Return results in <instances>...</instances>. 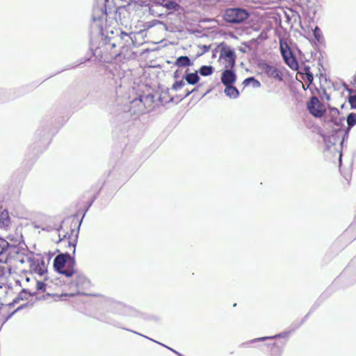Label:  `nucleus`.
Masks as SVG:
<instances>
[{"label": "nucleus", "instance_id": "obj_1", "mask_svg": "<svg viewBox=\"0 0 356 356\" xmlns=\"http://www.w3.org/2000/svg\"><path fill=\"white\" fill-rule=\"evenodd\" d=\"M77 227V221L72 220L69 223V220H63L58 228L59 241L67 243L69 248H72L73 254L75 253L76 245L77 243L79 229L76 230Z\"/></svg>", "mask_w": 356, "mask_h": 356}, {"label": "nucleus", "instance_id": "obj_2", "mask_svg": "<svg viewBox=\"0 0 356 356\" xmlns=\"http://www.w3.org/2000/svg\"><path fill=\"white\" fill-rule=\"evenodd\" d=\"M154 97L152 94L139 95L129 102V105L124 106V112L129 115L139 116L148 112L154 103Z\"/></svg>", "mask_w": 356, "mask_h": 356}, {"label": "nucleus", "instance_id": "obj_3", "mask_svg": "<svg viewBox=\"0 0 356 356\" xmlns=\"http://www.w3.org/2000/svg\"><path fill=\"white\" fill-rule=\"evenodd\" d=\"M76 261L68 252L58 254L54 260V268L59 274L71 277L76 273Z\"/></svg>", "mask_w": 356, "mask_h": 356}, {"label": "nucleus", "instance_id": "obj_4", "mask_svg": "<svg viewBox=\"0 0 356 356\" xmlns=\"http://www.w3.org/2000/svg\"><path fill=\"white\" fill-rule=\"evenodd\" d=\"M108 312L126 316L138 317L140 312L133 307L127 306L120 302L112 299L108 300Z\"/></svg>", "mask_w": 356, "mask_h": 356}, {"label": "nucleus", "instance_id": "obj_5", "mask_svg": "<svg viewBox=\"0 0 356 356\" xmlns=\"http://www.w3.org/2000/svg\"><path fill=\"white\" fill-rule=\"evenodd\" d=\"M249 14L243 8H228L225 10L223 17L229 23L240 24L248 19Z\"/></svg>", "mask_w": 356, "mask_h": 356}, {"label": "nucleus", "instance_id": "obj_6", "mask_svg": "<svg viewBox=\"0 0 356 356\" xmlns=\"http://www.w3.org/2000/svg\"><path fill=\"white\" fill-rule=\"evenodd\" d=\"M280 49L284 63L291 70H296L298 68V61L293 56L288 44L282 40H280Z\"/></svg>", "mask_w": 356, "mask_h": 356}, {"label": "nucleus", "instance_id": "obj_7", "mask_svg": "<svg viewBox=\"0 0 356 356\" xmlns=\"http://www.w3.org/2000/svg\"><path fill=\"white\" fill-rule=\"evenodd\" d=\"M307 108L310 113L315 117H321L324 111L323 106L316 97H312L307 104Z\"/></svg>", "mask_w": 356, "mask_h": 356}, {"label": "nucleus", "instance_id": "obj_8", "mask_svg": "<svg viewBox=\"0 0 356 356\" xmlns=\"http://www.w3.org/2000/svg\"><path fill=\"white\" fill-rule=\"evenodd\" d=\"M339 168L341 174L346 177L350 174L353 164V157H338Z\"/></svg>", "mask_w": 356, "mask_h": 356}, {"label": "nucleus", "instance_id": "obj_9", "mask_svg": "<svg viewBox=\"0 0 356 356\" xmlns=\"http://www.w3.org/2000/svg\"><path fill=\"white\" fill-rule=\"evenodd\" d=\"M220 58H224L226 61V67H233L235 65L236 54L230 47L222 48L220 51Z\"/></svg>", "mask_w": 356, "mask_h": 356}, {"label": "nucleus", "instance_id": "obj_10", "mask_svg": "<svg viewBox=\"0 0 356 356\" xmlns=\"http://www.w3.org/2000/svg\"><path fill=\"white\" fill-rule=\"evenodd\" d=\"M220 79L225 86H231L235 83L236 76L233 70L227 69L222 72Z\"/></svg>", "mask_w": 356, "mask_h": 356}, {"label": "nucleus", "instance_id": "obj_11", "mask_svg": "<svg viewBox=\"0 0 356 356\" xmlns=\"http://www.w3.org/2000/svg\"><path fill=\"white\" fill-rule=\"evenodd\" d=\"M262 69L268 76L282 81V73L277 67L265 63Z\"/></svg>", "mask_w": 356, "mask_h": 356}, {"label": "nucleus", "instance_id": "obj_12", "mask_svg": "<svg viewBox=\"0 0 356 356\" xmlns=\"http://www.w3.org/2000/svg\"><path fill=\"white\" fill-rule=\"evenodd\" d=\"M10 257L15 259V260L23 264L25 262V259H28L24 253L20 250V248L15 245H12L9 249L8 253Z\"/></svg>", "mask_w": 356, "mask_h": 356}, {"label": "nucleus", "instance_id": "obj_13", "mask_svg": "<svg viewBox=\"0 0 356 356\" xmlns=\"http://www.w3.org/2000/svg\"><path fill=\"white\" fill-rule=\"evenodd\" d=\"M193 64V62H191V59L187 56H181L178 57L175 62V65L179 67L191 66Z\"/></svg>", "mask_w": 356, "mask_h": 356}, {"label": "nucleus", "instance_id": "obj_14", "mask_svg": "<svg viewBox=\"0 0 356 356\" xmlns=\"http://www.w3.org/2000/svg\"><path fill=\"white\" fill-rule=\"evenodd\" d=\"M184 79L187 81L188 84L195 85L200 81V76L197 74V72L186 73Z\"/></svg>", "mask_w": 356, "mask_h": 356}, {"label": "nucleus", "instance_id": "obj_15", "mask_svg": "<svg viewBox=\"0 0 356 356\" xmlns=\"http://www.w3.org/2000/svg\"><path fill=\"white\" fill-rule=\"evenodd\" d=\"M225 93L227 97L233 99H236L239 96V92L238 89L233 86V85L226 86Z\"/></svg>", "mask_w": 356, "mask_h": 356}, {"label": "nucleus", "instance_id": "obj_16", "mask_svg": "<svg viewBox=\"0 0 356 356\" xmlns=\"http://www.w3.org/2000/svg\"><path fill=\"white\" fill-rule=\"evenodd\" d=\"M74 274L76 275V280L74 281V282L76 283V285L78 287H79V286L83 287L84 285H86L88 283L87 278L83 274H81V273H79L76 270V273H74Z\"/></svg>", "mask_w": 356, "mask_h": 356}, {"label": "nucleus", "instance_id": "obj_17", "mask_svg": "<svg viewBox=\"0 0 356 356\" xmlns=\"http://www.w3.org/2000/svg\"><path fill=\"white\" fill-rule=\"evenodd\" d=\"M347 124L348 127L346 129V132L349 131V130L356 124V113H350L348 114L347 117Z\"/></svg>", "mask_w": 356, "mask_h": 356}, {"label": "nucleus", "instance_id": "obj_18", "mask_svg": "<svg viewBox=\"0 0 356 356\" xmlns=\"http://www.w3.org/2000/svg\"><path fill=\"white\" fill-rule=\"evenodd\" d=\"M213 72V68L211 65H202L199 70V73L204 76L211 75Z\"/></svg>", "mask_w": 356, "mask_h": 356}, {"label": "nucleus", "instance_id": "obj_19", "mask_svg": "<svg viewBox=\"0 0 356 356\" xmlns=\"http://www.w3.org/2000/svg\"><path fill=\"white\" fill-rule=\"evenodd\" d=\"M179 7V4L173 0H166L164 5V8H167L169 10H178Z\"/></svg>", "mask_w": 356, "mask_h": 356}, {"label": "nucleus", "instance_id": "obj_20", "mask_svg": "<svg viewBox=\"0 0 356 356\" xmlns=\"http://www.w3.org/2000/svg\"><path fill=\"white\" fill-rule=\"evenodd\" d=\"M101 320L106 323L113 325L115 327H121L120 323L118 321L111 318L108 315H104L103 316L101 317Z\"/></svg>", "mask_w": 356, "mask_h": 356}, {"label": "nucleus", "instance_id": "obj_21", "mask_svg": "<svg viewBox=\"0 0 356 356\" xmlns=\"http://www.w3.org/2000/svg\"><path fill=\"white\" fill-rule=\"evenodd\" d=\"M285 336H286V333H281V334H278L271 336V337H264L257 338V339H254L250 341V342L254 343V342H257V341H264L266 339H277L279 337H284Z\"/></svg>", "mask_w": 356, "mask_h": 356}, {"label": "nucleus", "instance_id": "obj_22", "mask_svg": "<svg viewBox=\"0 0 356 356\" xmlns=\"http://www.w3.org/2000/svg\"><path fill=\"white\" fill-rule=\"evenodd\" d=\"M12 245L9 244L5 239L0 238V255H1L6 250L9 252V249Z\"/></svg>", "mask_w": 356, "mask_h": 356}, {"label": "nucleus", "instance_id": "obj_23", "mask_svg": "<svg viewBox=\"0 0 356 356\" xmlns=\"http://www.w3.org/2000/svg\"><path fill=\"white\" fill-rule=\"evenodd\" d=\"M34 267H33V270L34 273L40 276H43L47 271V269H43L40 263L34 264Z\"/></svg>", "mask_w": 356, "mask_h": 356}, {"label": "nucleus", "instance_id": "obj_24", "mask_svg": "<svg viewBox=\"0 0 356 356\" xmlns=\"http://www.w3.org/2000/svg\"><path fill=\"white\" fill-rule=\"evenodd\" d=\"M313 35L316 39V40L319 42H322L323 40L322 32L318 26H316L313 30Z\"/></svg>", "mask_w": 356, "mask_h": 356}, {"label": "nucleus", "instance_id": "obj_25", "mask_svg": "<svg viewBox=\"0 0 356 356\" xmlns=\"http://www.w3.org/2000/svg\"><path fill=\"white\" fill-rule=\"evenodd\" d=\"M10 222L9 217L7 213L4 214L3 213L1 215L0 224L3 227H7Z\"/></svg>", "mask_w": 356, "mask_h": 356}, {"label": "nucleus", "instance_id": "obj_26", "mask_svg": "<svg viewBox=\"0 0 356 356\" xmlns=\"http://www.w3.org/2000/svg\"><path fill=\"white\" fill-rule=\"evenodd\" d=\"M186 85L185 82L184 81V80H180V81H176L172 86V89L173 90H175L177 91V90L179 89H181V88H183L184 86Z\"/></svg>", "mask_w": 356, "mask_h": 356}, {"label": "nucleus", "instance_id": "obj_27", "mask_svg": "<svg viewBox=\"0 0 356 356\" xmlns=\"http://www.w3.org/2000/svg\"><path fill=\"white\" fill-rule=\"evenodd\" d=\"M46 286H47V284L44 282L37 281L36 289L38 291L44 292L46 291Z\"/></svg>", "mask_w": 356, "mask_h": 356}, {"label": "nucleus", "instance_id": "obj_28", "mask_svg": "<svg viewBox=\"0 0 356 356\" xmlns=\"http://www.w3.org/2000/svg\"><path fill=\"white\" fill-rule=\"evenodd\" d=\"M348 102L353 109H356V95H350L348 97Z\"/></svg>", "mask_w": 356, "mask_h": 356}, {"label": "nucleus", "instance_id": "obj_29", "mask_svg": "<svg viewBox=\"0 0 356 356\" xmlns=\"http://www.w3.org/2000/svg\"><path fill=\"white\" fill-rule=\"evenodd\" d=\"M127 330L130 331V332H132V330H128V329H127ZM133 332H134V333H136V334H139V335H140V336H143V337H145V338H147V339H150V340H152V341H154V342L157 343V341H156L155 340H153V339H150V338H149V337H146V336H144V335H143V334H139V333H138V332H134V331H133ZM158 343H159V342H158ZM159 344H161V345L163 346V344H162V343H159ZM164 346H165V347H166V348H168V349L171 350L172 351H173L174 353H175L176 354H177L179 356H183L181 354L179 353H178V352H177L176 350H173V349H172V348H169V347H168V346H165V345H164Z\"/></svg>", "mask_w": 356, "mask_h": 356}, {"label": "nucleus", "instance_id": "obj_30", "mask_svg": "<svg viewBox=\"0 0 356 356\" xmlns=\"http://www.w3.org/2000/svg\"><path fill=\"white\" fill-rule=\"evenodd\" d=\"M258 42V38H253L247 42H244L243 44L248 47V51L252 49L251 45L256 44Z\"/></svg>", "mask_w": 356, "mask_h": 356}, {"label": "nucleus", "instance_id": "obj_31", "mask_svg": "<svg viewBox=\"0 0 356 356\" xmlns=\"http://www.w3.org/2000/svg\"><path fill=\"white\" fill-rule=\"evenodd\" d=\"M305 74L306 75V79L307 81L311 83L314 80L313 74L312 72H305Z\"/></svg>", "mask_w": 356, "mask_h": 356}, {"label": "nucleus", "instance_id": "obj_32", "mask_svg": "<svg viewBox=\"0 0 356 356\" xmlns=\"http://www.w3.org/2000/svg\"><path fill=\"white\" fill-rule=\"evenodd\" d=\"M113 40H115V38H110V37H105L104 39V43L106 44V45H108L109 46V44H111V42L113 41Z\"/></svg>", "mask_w": 356, "mask_h": 356}, {"label": "nucleus", "instance_id": "obj_33", "mask_svg": "<svg viewBox=\"0 0 356 356\" xmlns=\"http://www.w3.org/2000/svg\"><path fill=\"white\" fill-rule=\"evenodd\" d=\"M252 81H254V77H248L243 81V84L244 85V86H247L250 83H252Z\"/></svg>", "mask_w": 356, "mask_h": 356}, {"label": "nucleus", "instance_id": "obj_34", "mask_svg": "<svg viewBox=\"0 0 356 356\" xmlns=\"http://www.w3.org/2000/svg\"><path fill=\"white\" fill-rule=\"evenodd\" d=\"M37 263H40L41 267L43 268V269H47V266H46V264H45V261L44 260V259H41L40 260H37L36 261Z\"/></svg>", "mask_w": 356, "mask_h": 356}, {"label": "nucleus", "instance_id": "obj_35", "mask_svg": "<svg viewBox=\"0 0 356 356\" xmlns=\"http://www.w3.org/2000/svg\"><path fill=\"white\" fill-rule=\"evenodd\" d=\"M344 120V118H340L339 120L337 118H336L335 120H332L333 122L337 125V126H339L342 121Z\"/></svg>", "mask_w": 356, "mask_h": 356}, {"label": "nucleus", "instance_id": "obj_36", "mask_svg": "<svg viewBox=\"0 0 356 356\" xmlns=\"http://www.w3.org/2000/svg\"><path fill=\"white\" fill-rule=\"evenodd\" d=\"M200 49H202V51H203L202 54H204V53H206V52L209 51V50L210 49V46L209 45L207 46V45L204 44V45H202L200 47Z\"/></svg>", "mask_w": 356, "mask_h": 356}, {"label": "nucleus", "instance_id": "obj_37", "mask_svg": "<svg viewBox=\"0 0 356 356\" xmlns=\"http://www.w3.org/2000/svg\"><path fill=\"white\" fill-rule=\"evenodd\" d=\"M156 4L162 6L164 7L166 0H153Z\"/></svg>", "mask_w": 356, "mask_h": 356}, {"label": "nucleus", "instance_id": "obj_38", "mask_svg": "<svg viewBox=\"0 0 356 356\" xmlns=\"http://www.w3.org/2000/svg\"><path fill=\"white\" fill-rule=\"evenodd\" d=\"M252 85L254 88H258L260 86V82L254 79V81H252Z\"/></svg>", "mask_w": 356, "mask_h": 356}, {"label": "nucleus", "instance_id": "obj_39", "mask_svg": "<svg viewBox=\"0 0 356 356\" xmlns=\"http://www.w3.org/2000/svg\"><path fill=\"white\" fill-rule=\"evenodd\" d=\"M118 38H115V40H113L111 44H109V46L111 47V49H113L116 46V40H118Z\"/></svg>", "mask_w": 356, "mask_h": 356}, {"label": "nucleus", "instance_id": "obj_40", "mask_svg": "<svg viewBox=\"0 0 356 356\" xmlns=\"http://www.w3.org/2000/svg\"><path fill=\"white\" fill-rule=\"evenodd\" d=\"M26 289H22V292L19 293V296H20V298L21 299H24L25 297H24V294H26Z\"/></svg>", "mask_w": 356, "mask_h": 356}, {"label": "nucleus", "instance_id": "obj_41", "mask_svg": "<svg viewBox=\"0 0 356 356\" xmlns=\"http://www.w3.org/2000/svg\"><path fill=\"white\" fill-rule=\"evenodd\" d=\"M195 90V89L193 90H186V94L184 95V97L188 96L191 93H192L193 91Z\"/></svg>", "mask_w": 356, "mask_h": 356}, {"label": "nucleus", "instance_id": "obj_42", "mask_svg": "<svg viewBox=\"0 0 356 356\" xmlns=\"http://www.w3.org/2000/svg\"><path fill=\"white\" fill-rule=\"evenodd\" d=\"M332 111L334 114H337V115H339V110H338L337 108H332Z\"/></svg>", "mask_w": 356, "mask_h": 356}, {"label": "nucleus", "instance_id": "obj_43", "mask_svg": "<svg viewBox=\"0 0 356 356\" xmlns=\"http://www.w3.org/2000/svg\"><path fill=\"white\" fill-rule=\"evenodd\" d=\"M305 72H310L309 67H305Z\"/></svg>", "mask_w": 356, "mask_h": 356}, {"label": "nucleus", "instance_id": "obj_44", "mask_svg": "<svg viewBox=\"0 0 356 356\" xmlns=\"http://www.w3.org/2000/svg\"><path fill=\"white\" fill-rule=\"evenodd\" d=\"M240 51L243 53H246L247 52V49H243V48H241L240 49Z\"/></svg>", "mask_w": 356, "mask_h": 356}, {"label": "nucleus", "instance_id": "obj_45", "mask_svg": "<svg viewBox=\"0 0 356 356\" xmlns=\"http://www.w3.org/2000/svg\"><path fill=\"white\" fill-rule=\"evenodd\" d=\"M257 38H258V40L262 38V33H261Z\"/></svg>", "mask_w": 356, "mask_h": 356}, {"label": "nucleus", "instance_id": "obj_46", "mask_svg": "<svg viewBox=\"0 0 356 356\" xmlns=\"http://www.w3.org/2000/svg\"><path fill=\"white\" fill-rule=\"evenodd\" d=\"M121 34H122V35H124V36L128 37V35H127L126 33H123V32H122V33H121Z\"/></svg>", "mask_w": 356, "mask_h": 356}, {"label": "nucleus", "instance_id": "obj_47", "mask_svg": "<svg viewBox=\"0 0 356 356\" xmlns=\"http://www.w3.org/2000/svg\"><path fill=\"white\" fill-rule=\"evenodd\" d=\"M81 222H82V220H80L79 225H77V227H76L77 229H79V226H80Z\"/></svg>", "mask_w": 356, "mask_h": 356}, {"label": "nucleus", "instance_id": "obj_48", "mask_svg": "<svg viewBox=\"0 0 356 356\" xmlns=\"http://www.w3.org/2000/svg\"><path fill=\"white\" fill-rule=\"evenodd\" d=\"M275 345H276V343H272V344H271V343H270V344H268V346H275Z\"/></svg>", "mask_w": 356, "mask_h": 356}, {"label": "nucleus", "instance_id": "obj_49", "mask_svg": "<svg viewBox=\"0 0 356 356\" xmlns=\"http://www.w3.org/2000/svg\"><path fill=\"white\" fill-rule=\"evenodd\" d=\"M42 229H46L47 231H50L51 230V229L49 227H47V229L43 228Z\"/></svg>", "mask_w": 356, "mask_h": 356}, {"label": "nucleus", "instance_id": "obj_50", "mask_svg": "<svg viewBox=\"0 0 356 356\" xmlns=\"http://www.w3.org/2000/svg\"><path fill=\"white\" fill-rule=\"evenodd\" d=\"M326 99H327V100H330V96L329 95H326Z\"/></svg>", "mask_w": 356, "mask_h": 356}, {"label": "nucleus", "instance_id": "obj_51", "mask_svg": "<svg viewBox=\"0 0 356 356\" xmlns=\"http://www.w3.org/2000/svg\"><path fill=\"white\" fill-rule=\"evenodd\" d=\"M177 74V72L175 73V77L178 76V74Z\"/></svg>", "mask_w": 356, "mask_h": 356}, {"label": "nucleus", "instance_id": "obj_52", "mask_svg": "<svg viewBox=\"0 0 356 356\" xmlns=\"http://www.w3.org/2000/svg\"><path fill=\"white\" fill-rule=\"evenodd\" d=\"M177 74V72L175 73V77L178 76V74Z\"/></svg>", "mask_w": 356, "mask_h": 356}, {"label": "nucleus", "instance_id": "obj_53", "mask_svg": "<svg viewBox=\"0 0 356 356\" xmlns=\"http://www.w3.org/2000/svg\"><path fill=\"white\" fill-rule=\"evenodd\" d=\"M21 308H22V307H18V308H17V309H16V311H18V310H19V309H20Z\"/></svg>", "mask_w": 356, "mask_h": 356}]
</instances>
